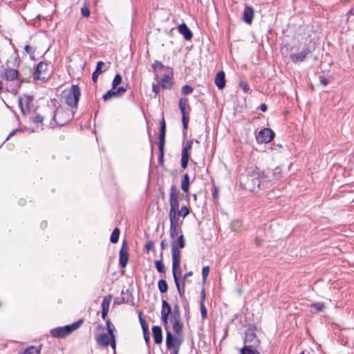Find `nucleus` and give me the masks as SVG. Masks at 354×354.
I'll list each match as a JSON object with an SVG mask.
<instances>
[{
    "label": "nucleus",
    "instance_id": "aec40b11",
    "mask_svg": "<svg viewBox=\"0 0 354 354\" xmlns=\"http://www.w3.org/2000/svg\"><path fill=\"white\" fill-rule=\"evenodd\" d=\"M18 71L13 68H6L2 75V77L8 81H12L17 78Z\"/></svg>",
    "mask_w": 354,
    "mask_h": 354
},
{
    "label": "nucleus",
    "instance_id": "6e6d98bb",
    "mask_svg": "<svg viewBox=\"0 0 354 354\" xmlns=\"http://www.w3.org/2000/svg\"><path fill=\"white\" fill-rule=\"evenodd\" d=\"M110 341H109V344H111L112 348L113 350H115V346H116V342H115V336H111L110 337Z\"/></svg>",
    "mask_w": 354,
    "mask_h": 354
},
{
    "label": "nucleus",
    "instance_id": "e2e57ef3",
    "mask_svg": "<svg viewBox=\"0 0 354 354\" xmlns=\"http://www.w3.org/2000/svg\"><path fill=\"white\" fill-rule=\"evenodd\" d=\"M143 334H144V338H145V340L146 341V342H149V330L144 331V332H143Z\"/></svg>",
    "mask_w": 354,
    "mask_h": 354
},
{
    "label": "nucleus",
    "instance_id": "bf43d9fd",
    "mask_svg": "<svg viewBox=\"0 0 354 354\" xmlns=\"http://www.w3.org/2000/svg\"><path fill=\"white\" fill-rule=\"evenodd\" d=\"M160 86L157 84H153L152 85V91L154 92L156 95L160 93Z\"/></svg>",
    "mask_w": 354,
    "mask_h": 354
},
{
    "label": "nucleus",
    "instance_id": "f704fd0d",
    "mask_svg": "<svg viewBox=\"0 0 354 354\" xmlns=\"http://www.w3.org/2000/svg\"><path fill=\"white\" fill-rule=\"evenodd\" d=\"M111 299H112V295H111L106 296L103 299L102 302V309H106V310H109Z\"/></svg>",
    "mask_w": 354,
    "mask_h": 354
},
{
    "label": "nucleus",
    "instance_id": "6ab92c4d",
    "mask_svg": "<svg viewBox=\"0 0 354 354\" xmlns=\"http://www.w3.org/2000/svg\"><path fill=\"white\" fill-rule=\"evenodd\" d=\"M179 32L183 35L184 38L186 40H190L192 37L193 34L192 32L189 30V28L187 27V26L183 23L178 26V27Z\"/></svg>",
    "mask_w": 354,
    "mask_h": 354
},
{
    "label": "nucleus",
    "instance_id": "72a5a7b5",
    "mask_svg": "<svg viewBox=\"0 0 354 354\" xmlns=\"http://www.w3.org/2000/svg\"><path fill=\"white\" fill-rule=\"evenodd\" d=\"M239 354H260L257 348L243 347L239 351Z\"/></svg>",
    "mask_w": 354,
    "mask_h": 354
},
{
    "label": "nucleus",
    "instance_id": "a878e982",
    "mask_svg": "<svg viewBox=\"0 0 354 354\" xmlns=\"http://www.w3.org/2000/svg\"><path fill=\"white\" fill-rule=\"evenodd\" d=\"M272 180H278L283 177V172L281 167H276L271 172Z\"/></svg>",
    "mask_w": 354,
    "mask_h": 354
},
{
    "label": "nucleus",
    "instance_id": "de8ad7c7",
    "mask_svg": "<svg viewBox=\"0 0 354 354\" xmlns=\"http://www.w3.org/2000/svg\"><path fill=\"white\" fill-rule=\"evenodd\" d=\"M209 273V267L208 266H204L202 270L203 280L205 281Z\"/></svg>",
    "mask_w": 354,
    "mask_h": 354
},
{
    "label": "nucleus",
    "instance_id": "9d476101",
    "mask_svg": "<svg viewBox=\"0 0 354 354\" xmlns=\"http://www.w3.org/2000/svg\"><path fill=\"white\" fill-rule=\"evenodd\" d=\"M274 133L270 129L264 128L261 129L257 136V140L261 143H268L274 138Z\"/></svg>",
    "mask_w": 354,
    "mask_h": 354
},
{
    "label": "nucleus",
    "instance_id": "ddd939ff",
    "mask_svg": "<svg viewBox=\"0 0 354 354\" xmlns=\"http://www.w3.org/2000/svg\"><path fill=\"white\" fill-rule=\"evenodd\" d=\"M252 176L258 180V187L260 183L272 181L270 171H260L258 168L253 171Z\"/></svg>",
    "mask_w": 354,
    "mask_h": 354
},
{
    "label": "nucleus",
    "instance_id": "603ef678",
    "mask_svg": "<svg viewBox=\"0 0 354 354\" xmlns=\"http://www.w3.org/2000/svg\"><path fill=\"white\" fill-rule=\"evenodd\" d=\"M24 50L27 53H28L31 55H34L35 51V49H34L32 47H31L28 45L25 46Z\"/></svg>",
    "mask_w": 354,
    "mask_h": 354
},
{
    "label": "nucleus",
    "instance_id": "c85d7f7f",
    "mask_svg": "<svg viewBox=\"0 0 354 354\" xmlns=\"http://www.w3.org/2000/svg\"><path fill=\"white\" fill-rule=\"evenodd\" d=\"M231 229L233 232H239L243 230L242 222L239 220H234L231 223Z\"/></svg>",
    "mask_w": 354,
    "mask_h": 354
},
{
    "label": "nucleus",
    "instance_id": "774afa93",
    "mask_svg": "<svg viewBox=\"0 0 354 354\" xmlns=\"http://www.w3.org/2000/svg\"><path fill=\"white\" fill-rule=\"evenodd\" d=\"M260 109H261L262 111L265 112V111H267V109H268V106H267V105H266V104H262L260 106Z\"/></svg>",
    "mask_w": 354,
    "mask_h": 354
},
{
    "label": "nucleus",
    "instance_id": "a19ab883",
    "mask_svg": "<svg viewBox=\"0 0 354 354\" xmlns=\"http://www.w3.org/2000/svg\"><path fill=\"white\" fill-rule=\"evenodd\" d=\"M122 82V77L120 75L117 74L115 75L114 79L112 82V88L116 89L117 86Z\"/></svg>",
    "mask_w": 354,
    "mask_h": 354
},
{
    "label": "nucleus",
    "instance_id": "ea45409f",
    "mask_svg": "<svg viewBox=\"0 0 354 354\" xmlns=\"http://www.w3.org/2000/svg\"><path fill=\"white\" fill-rule=\"evenodd\" d=\"M155 265L157 270L160 273H165V268L164 263L162 262V261L157 260L155 261Z\"/></svg>",
    "mask_w": 354,
    "mask_h": 354
},
{
    "label": "nucleus",
    "instance_id": "39448f33",
    "mask_svg": "<svg viewBox=\"0 0 354 354\" xmlns=\"http://www.w3.org/2000/svg\"><path fill=\"white\" fill-rule=\"evenodd\" d=\"M244 347L257 348L260 345L261 341L256 335L255 332L252 329H248L245 332V337L244 339Z\"/></svg>",
    "mask_w": 354,
    "mask_h": 354
},
{
    "label": "nucleus",
    "instance_id": "473e14b6",
    "mask_svg": "<svg viewBox=\"0 0 354 354\" xmlns=\"http://www.w3.org/2000/svg\"><path fill=\"white\" fill-rule=\"evenodd\" d=\"M120 233V231L118 228L116 227L113 230L110 237V241L112 243H116L118 241Z\"/></svg>",
    "mask_w": 354,
    "mask_h": 354
},
{
    "label": "nucleus",
    "instance_id": "5fc2aeb1",
    "mask_svg": "<svg viewBox=\"0 0 354 354\" xmlns=\"http://www.w3.org/2000/svg\"><path fill=\"white\" fill-rule=\"evenodd\" d=\"M43 120H44V117L40 115H38L33 118V122L35 124L41 123L43 122Z\"/></svg>",
    "mask_w": 354,
    "mask_h": 354
},
{
    "label": "nucleus",
    "instance_id": "3c124183",
    "mask_svg": "<svg viewBox=\"0 0 354 354\" xmlns=\"http://www.w3.org/2000/svg\"><path fill=\"white\" fill-rule=\"evenodd\" d=\"M81 13L83 17H88L90 15V10L86 6H84L81 9Z\"/></svg>",
    "mask_w": 354,
    "mask_h": 354
},
{
    "label": "nucleus",
    "instance_id": "338daca9",
    "mask_svg": "<svg viewBox=\"0 0 354 354\" xmlns=\"http://www.w3.org/2000/svg\"><path fill=\"white\" fill-rule=\"evenodd\" d=\"M184 301H183V306H184V308L186 311H189V303L188 301L185 299V298L183 299Z\"/></svg>",
    "mask_w": 354,
    "mask_h": 354
},
{
    "label": "nucleus",
    "instance_id": "4468645a",
    "mask_svg": "<svg viewBox=\"0 0 354 354\" xmlns=\"http://www.w3.org/2000/svg\"><path fill=\"white\" fill-rule=\"evenodd\" d=\"M180 257H172V273L174 281L179 280L178 276L181 274Z\"/></svg>",
    "mask_w": 354,
    "mask_h": 354
},
{
    "label": "nucleus",
    "instance_id": "20e7f679",
    "mask_svg": "<svg viewBox=\"0 0 354 354\" xmlns=\"http://www.w3.org/2000/svg\"><path fill=\"white\" fill-rule=\"evenodd\" d=\"M74 113V110L57 107L54 112V120L58 125L63 126L73 118Z\"/></svg>",
    "mask_w": 354,
    "mask_h": 354
},
{
    "label": "nucleus",
    "instance_id": "5701e85b",
    "mask_svg": "<svg viewBox=\"0 0 354 354\" xmlns=\"http://www.w3.org/2000/svg\"><path fill=\"white\" fill-rule=\"evenodd\" d=\"M254 17V11L252 8H245L243 11V19L247 24H251Z\"/></svg>",
    "mask_w": 354,
    "mask_h": 354
},
{
    "label": "nucleus",
    "instance_id": "cd10ccee",
    "mask_svg": "<svg viewBox=\"0 0 354 354\" xmlns=\"http://www.w3.org/2000/svg\"><path fill=\"white\" fill-rule=\"evenodd\" d=\"M189 176L187 174H185L183 176L182 182H181V189L184 192H187L189 190Z\"/></svg>",
    "mask_w": 354,
    "mask_h": 354
},
{
    "label": "nucleus",
    "instance_id": "4c0bfd02",
    "mask_svg": "<svg viewBox=\"0 0 354 354\" xmlns=\"http://www.w3.org/2000/svg\"><path fill=\"white\" fill-rule=\"evenodd\" d=\"M176 213L178 216H182L185 218L189 214V209L187 206L184 205L181 207L180 210L178 209Z\"/></svg>",
    "mask_w": 354,
    "mask_h": 354
},
{
    "label": "nucleus",
    "instance_id": "0eeeda50",
    "mask_svg": "<svg viewBox=\"0 0 354 354\" xmlns=\"http://www.w3.org/2000/svg\"><path fill=\"white\" fill-rule=\"evenodd\" d=\"M169 204L170 209L169 213H176L179 208V203L178 199V192L175 185H171L169 193Z\"/></svg>",
    "mask_w": 354,
    "mask_h": 354
},
{
    "label": "nucleus",
    "instance_id": "0e129e2a",
    "mask_svg": "<svg viewBox=\"0 0 354 354\" xmlns=\"http://www.w3.org/2000/svg\"><path fill=\"white\" fill-rule=\"evenodd\" d=\"M109 310L106 309H102V317L103 319H105L107 315H108Z\"/></svg>",
    "mask_w": 354,
    "mask_h": 354
},
{
    "label": "nucleus",
    "instance_id": "13d9d810",
    "mask_svg": "<svg viewBox=\"0 0 354 354\" xmlns=\"http://www.w3.org/2000/svg\"><path fill=\"white\" fill-rule=\"evenodd\" d=\"M153 246V241H148V242L146 243V245H145V248H146V250H147V251H150V250L152 249Z\"/></svg>",
    "mask_w": 354,
    "mask_h": 354
},
{
    "label": "nucleus",
    "instance_id": "09e8293b",
    "mask_svg": "<svg viewBox=\"0 0 354 354\" xmlns=\"http://www.w3.org/2000/svg\"><path fill=\"white\" fill-rule=\"evenodd\" d=\"M152 68L154 71H157L158 69L163 68L164 65L159 61H155V62L152 64Z\"/></svg>",
    "mask_w": 354,
    "mask_h": 354
},
{
    "label": "nucleus",
    "instance_id": "4be33fe9",
    "mask_svg": "<svg viewBox=\"0 0 354 354\" xmlns=\"http://www.w3.org/2000/svg\"><path fill=\"white\" fill-rule=\"evenodd\" d=\"M169 218L170 221V227L181 228L183 221L180 220L179 216H177V213H169Z\"/></svg>",
    "mask_w": 354,
    "mask_h": 354
},
{
    "label": "nucleus",
    "instance_id": "9b49d317",
    "mask_svg": "<svg viewBox=\"0 0 354 354\" xmlns=\"http://www.w3.org/2000/svg\"><path fill=\"white\" fill-rule=\"evenodd\" d=\"M129 261V252L127 243L123 241L122 247L120 250L119 264L122 268H124Z\"/></svg>",
    "mask_w": 354,
    "mask_h": 354
},
{
    "label": "nucleus",
    "instance_id": "c03bdc74",
    "mask_svg": "<svg viewBox=\"0 0 354 354\" xmlns=\"http://www.w3.org/2000/svg\"><path fill=\"white\" fill-rule=\"evenodd\" d=\"M106 324L108 333H109L110 337L115 336V335L113 333L114 326L111 324L110 319L106 320Z\"/></svg>",
    "mask_w": 354,
    "mask_h": 354
},
{
    "label": "nucleus",
    "instance_id": "c9c22d12",
    "mask_svg": "<svg viewBox=\"0 0 354 354\" xmlns=\"http://www.w3.org/2000/svg\"><path fill=\"white\" fill-rule=\"evenodd\" d=\"M171 315V318H181L180 311L178 304H175L173 308V311H171L169 314Z\"/></svg>",
    "mask_w": 354,
    "mask_h": 354
},
{
    "label": "nucleus",
    "instance_id": "f8f14e48",
    "mask_svg": "<svg viewBox=\"0 0 354 354\" xmlns=\"http://www.w3.org/2000/svg\"><path fill=\"white\" fill-rule=\"evenodd\" d=\"M193 141H187L182 149L181 167L186 169L189 159V151L192 149Z\"/></svg>",
    "mask_w": 354,
    "mask_h": 354
},
{
    "label": "nucleus",
    "instance_id": "a211bd4d",
    "mask_svg": "<svg viewBox=\"0 0 354 354\" xmlns=\"http://www.w3.org/2000/svg\"><path fill=\"white\" fill-rule=\"evenodd\" d=\"M172 322V328L174 333L177 335L181 336V333L183 327V324L181 322V318H171Z\"/></svg>",
    "mask_w": 354,
    "mask_h": 354
},
{
    "label": "nucleus",
    "instance_id": "680f3d73",
    "mask_svg": "<svg viewBox=\"0 0 354 354\" xmlns=\"http://www.w3.org/2000/svg\"><path fill=\"white\" fill-rule=\"evenodd\" d=\"M192 274H193L192 271H189V272H187L186 274H185L183 276V282L185 283L187 277L192 276Z\"/></svg>",
    "mask_w": 354,
    "mask_h": 354
},
{
    "label": "nucleus",
    "instance_id": "58836bf2",
    "mask_svg": "<svg viewBox=\"0 0 354 354\" xmlns=\"http://www.w3.org/2000/svg\"><path fill=\"white\" fill-rule=\"evenodd\" d=\"M21 354H40V351L35 346H30L24 351Z\"/></svg>",
    "mask_w": 354,
    "mask_h": 354
},
{
    "label": "nucleus",
    "instance_id": "412c9836",
    "mask_svg": "<svg viewBox=\"0 0 354 354\" xmlns=\"http://www.w3.org/2000/svg\"><path fill=\"white\" fill-rule=\"evenodd\" d=\"M152 333L153 336L154 342L156 344H160L162 342V329L158 326H153L152 327Z\"/></svg>",
    "mask_w": 354,
    "mask_h": 354
},
{
    "label": "nucleus",
    "instance_id": "8fccbe9b",
    "mask_svg": "<svg viewBox=\"0 0 354 354\" xmlns=\"http://www.w3.org/2000/svg\"><path fill=\"white\" fill-rule=\"evenodd\" d=\"M105 66V64L102 61H100L97 63V66L95 71H97L99 73H102V67Z\"/></svg>",
    "mask_w": 354,
    "mask_h": 354
},
{
    "label": "nucleus",
    "instance_id": "f03ea898",
    "mask_svg": "<svg viewBox=\"0 0 354 354\" xmlns=\"http://www.w3.org/2000/svg\"><path fill=\"white\" fill-rule=\"evenodd\" d=\"M82 323L83 319H81L70 325L53 328L50 330V334L55 338H64L77 330Z\"/></svg>",
    "mask_w": 354,
    "mask_h": 354
},
{
    "label": "nucleus",
    "instance_id": "2eb2a0df",
    "mask_svg": "<svg viewBox=\"0 0 354 354\" xmlns=\"http://www.w3.org/2000/svg\"><path fill=\"white\" fill-rule=\"evenodd\" d=\"M165 133H166V122L164 118L160 122V128L159 133V149H164L165 143Z\"/></svg>",
    "mask_w": 354,
    "mask_h": 354
},
{
    "label": "nucleus",
    "instance_id": "69168bd1",
    "mask_svg": "<svg viewBox=\"0 0 354 354\" xmlns=\"http://www.w3.org/2000/svg\"><path fill=\"white\" fill-rule=\"evenodd\" d=\"M262 242H263V240L259 237H257L255 239V244L257 245V246H260L261 244H262Z\"/></svg>",
    "mask_w": 354,
    "mask_h": 354
},
{
    "label": "nucleus",
    "instance_id": "2f4dec72",
    "mask_svg": "<svg viewBox=\"0 0 354 354\" xmlns=\"http://www.w3.org/2000/svg\"><path fill=\"white\" fill-rule=\"evenodd\" d=\"M175 281V283H176V288H177V290H178V294L180 297V298L182 299H185V297H184V294H185V283H183V284L182 286L180 285V281L179 280H176V281Z\"/></svg>",
    "mask_w": 354,
    "mask_h": 354
},
{
    "label": "nucleus",
    "instance_id": "a18cd8bd",
    "mask_svg": "<svg viewBox=\"0 0 354 354\" xmlns=\"http://www.w3.org/2000/svg\"><path fill=\"white\" fill-rule=\"evenodd\" d=\"M193 88L189 85H185L181 88V93L183 95H188L190 94L193 91Z\"/></svg>",
    "mask_w": 354,
    "mask_h": 354
},
{
    "label": "nucleus",
    "instance_id": "423d86ee",
    "mask_svg": "<svg viewBox=\"0 0 354 354\" xmlns=\"http://www.w3.org/2000/svg\"><path fill=\"white\" fill-rule=\"evenodd\" d=\"M48 64L46 62H39L35 68L33 77L35 80H46L48 77Z\"/></svg>",
    "mask_w": 354,
    "mask_h": 354
},
{
    "label": "nucleus",
    "instance_id": "49530a36",
    "mask_svg": "<svg viewBox=\"0 0 354 354\" xmlns=\"http://www.w3.org/2000/svg\"><path fill=\"white\" fill-rule=\"evenodd\" d=\"M200 306H201V312L202 318L203 319H206L207 317V309L205 306V304L203 303V301H201Z\"/></svg>",
    "mask_w": 354,
    "mask_h": 354
},
{
    "label": "nucleus",
    "instance_id": "bb28decb",
    "mask_svg": "<svg viewBox=\"0 0 354 354\" xmlns=\"http://www.w3.org/2000/svg\"><path fill=\"white\" fill-rule=\"evenodd\" d=\"M109 337L106 333H102L96 338L97 344L102 346H107L109 344Z\"/></svg>",
    "mask_w": 354,
    "mask_h": 354
},
{
    "label": "nucleus",
    "instance_id": "e433bc0d",
    "mask_svg": "<svg viewBox=\"0 0 354 354\" xmlns=\"http://www.w3.org/2000/svg\"><path fill=\"white\" fill-rule=\"evenodd\" d=\"M158 289L160 292L165 293L168 290L167 283L165 279H160L158 283Z\"/></svg>",
    "mask_w": 354,
    "mask_h": 354
},
{
    "label": "nucleus",
    "instance_id": "6e6552de",
    "mask_svg": "<svg viewBox=\"0 0 354 354\" xmlns=\"http://www.w3.org/2000/svg\"><path fill=\"white\" fill-rule=\"evenodd\" d=\"M185 240L183 234H180L178 239H174L171 242L172 257H180V250L185 248Z\"/></svg>",
    "mask_w": 354,
    "mask_h": 354
},
{
    "label": "nucleus",
    "instance_id": "7ed1b4c3",
    "mask_svg": "<svg viewBox=\"0 0 354 354\" xmlns=\"http://www.w3.org/2000/svg\"><path fill=\"white\" fill-rule=\"evenodd\" d=\"M80 94V89L77 85H73L68 91L64 92L63 97L71 109H77Z\"/></svg>",
    "mask_w": 354,
    "mask_h": 354
},
{
    "label": "nucleus",
    "instance_id": "b1692460",
    "mask_svg": "<svg viewBox=\"0 0 354 354\" xmlns=\"http://www.w3.org/2000/svg\"><path fill=\"white\" fill-rule=\"evenodd\" d=\"M179 108L182 114L189 113L191 110L187 98H180L179 100Z\"/></svg>",
    "mask_w": 354,
    "mask_h": 354
},
{
    "label": "nucleus",
    "instance_id": "c756f323",
    "mask_svg": "<svg viewBox=\"0 0 354 354\" xmlns=\"http://www.w3.org/2000/svg\"><path fill=\"white\" fill-rule=\"evenodd\" d=\"M310 306L312 309H313V310H312V312L315 313L322 311L325 308V305L322 302L314 303V304H310Z\"/></svg>",
    "mask_w": 354,
    "mask_h": 354
},
{
    "label": "nucleus",
    "instance_id": "4d7b16f0",
    "mask_svg": "<svg viewBox=\"0 0 354 354\" xmlns=\"http://www.w3.org/2000/svg\"><path fill=\"white\" fill-rule=\"evenodd\" d=\"M160 156H159V163L160 165H162L164 162V149H159Z\"/></svg>",
    "mask_w": 354,
    "mask_h": 354
},
{
    "label": "nucleus",
    "instance_id": "7c9ffc66",
    "mask_svg": "<svg viewBox=\"0 0 354 354\" xmlns=\"http://www.w3.org/2000/svg\"><path fill=\"white\" fill-rule=\"evenodd\" d=\"M113 97H118L116 89H112L108 91L102 97L104 101L109 100Z\"/></svg>",
    "mask_w": 354,
    "mask_h": 354
},
{
    "label": "nucleus",
    "instance_id": "79ce46f5",
    "mask_svg": "<svg viewBox=\"0 0 354 354\" xmlns=\"http://www.w3.org/2000/svg\"><path fill=\"white\" fill-rule=\"evenodd\" d=\"M179 232H181V228L180 227H169V235L171 239H174Z\"/></svg>",
    "mask_w": 354,
    "mask_h": 354
},
{
    "label": "nucleus",
    "instance_id": "393cba45",
    "mask_svg": "<svg viewBox=\"0 0 354 354\" xmlns=\"http://www.w3.org/2000/svg\"><path fill=\"white\" fill-rule=\"evenodd\" d=\"M160 82L161 86L164 89H171L173 86L171 78L169 75H163Z\"/></svg>",
    "mask_w": 354,
    "mask_h": 354
},
{
    "label": "nucleus",
    "instance_id": "f3484780",
    "mask_svg": "<svg viewBox=\"0 0 354 354\" xmlns=\"http://www.w3.org/2000/svg\"><path fill=\"white\" fill-rule=\"evenodd\" d=\"M215 84L218 89H223L225 86V75L224 71H219L214 79Z\"/></svg>",
    "mask_w": 354,
    "mask_h": 354
},
{
    "label": "nucleus",
    "instance_id": "1a4fd4ad",
    "mask_svg": "<svg viewBox=\"0 0 354 354\" xmlns=\"http://www.w3.org/2000/svg\"><path fill=\"white\" fill-rule=\"evenodd\" d=\"M33 97L28 95H24L19 98V106L23 113L28 112L33 107Z\"/></svg>",
    "mask_w": 354,
    "mask_h": 354
},
{
    "label": "nucleus",
    "instance_id": "37998d69",
    "mask_svg": "<svg viewBox=\"0 0 354 354\" xmlns=\"http://www.w3.org/2000/svg\"><path fill=\"white\" fill-rule=\"evenodd\" d=\"M189 121V113H183V114H182V122H183V126L184 129H187Z\"/></svg>",
    "mask_w": 354,
    "mask_h": 354
},
{
    "label": "nucleus",
    "instance_id": "dca6fc26",
    "mask_svg": "<svg viewBox=\"0 0 354 354\" xmlns=\"http://www.w3.org/2000/svg\"><path fill=\"white\" fill-rule=\"evenodd\" d=\"M310 52V49L307 48L299 53L291 54L290 59L293 62H303Z\"/></svg>",
    "mask_w": 354,
    "mask_h": 354
},
{
    "label": "nucleus",
    "instance_id": "f257e3e1",
    "mask_svg": "<svg viewBox=\"0 0 354 354\" xmlns=\"http://www.w3.org/2000/svg\"><path fill=\"white\" fill-rule=\"evenodd\" d=\"M171 313V306L165 299L162 300L161 308V322L167 332L166 333V346L169 349H180V345L183 342V338L180 335L174 336L171 332L169 330V317Z\"/></svg>",
    "mask_w": 354,
    "mask_h": 354
},
{
    "label": "nucleus",
    "instance_id": "864d4df0",
    "mask_svg": "<svg viewBox=\"0 0 354 354\" xmlns=\"http://www.w3.org/2000/svg\"><path fill=\"white\" fill-rule=\"evenodd\" d=\"M116 91H117L118 97H121L126 92L127 88L123 86H120V87H118V88H116Z\"/></svg>",
    "mask_w": 354,
    "mask_h": 354
},
{
    "label": "nucleus",
    "instance_id": "052dcab7",
    "mask_svg": "<svg viewBox=\"0 0 354 354\" xmlns=\"http://www.w3.org/2000/svg\"><path fill=\"white\" fill-rule=\"evenodd\" d=\"M240 86L245 92H247L249 90V86L245 82H241Z\"/></svg>",
    "mask_w": 354,
    "mask_h": 354
}]
</instances>
